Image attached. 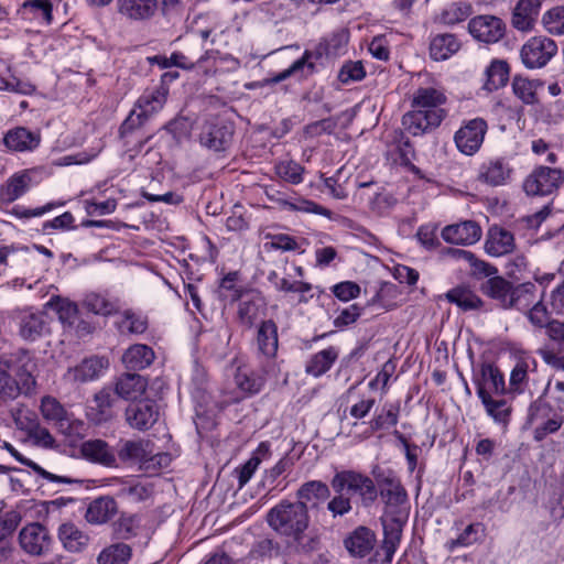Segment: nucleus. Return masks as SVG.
<instances>
[{
	"mask_svg": "<svg viewBox=\"0 0 564 564\" xmlns=\"http://www.w3.org/2000/svg\"><path fill=\"white\" fill-rule=\"evenodd\" d=\"M379 491L384 502V511L381 517L383 525L382 552H376L369 560L370 564H388L401 542L402 530L409 519L410 505L408 494L399 478L392 473L378 479Z\"/></svg>",
	"mask_w": 564,
	"mask_h": 564,
	"instance_id": "obj_1",
	"label": "nucleus"
},
{
	"mask_svg": "<svg viewBox=\"0 0 564 564\" xmlns=\"http://www.w3.org/2000/svg\"><path fill=\"white\" fill-rule=\"evenodd\" d=\"M447 98L437 87H419L411 99V110L402 117V126L406 132L417 137L436 129L446 118L444 108Z\"/></svg>",
	"mask_w": 564,
	"mask_h": 564,
	"instance_id": "obj_2",
	"label": "nucleus"
},
{
	"mask_svg": "<svg viewBox=\"0 0 564 564\" xmlns=\"http://www.w3.org/2000/svg\"><path fill=\"white\" fill-rule=\"evenodd\" d=\"M36 372V359L26 350L10 357L0 356V404L15 400L20 394H32Z\"/></svg>",
	"mask_w": 564,
	"mask_h": 564,
	"instance_id": "obj_3",
	"label": "nucleus"
},
{
	"mask_svg": "<svg viewBox=\"0 0 564 564\" xmlns=\"http://www.w3.org/2000/svg\"><path fill=\"white\" fill-rule=\"evenodd\" d=\"M116 453L120 462L138 465L139 469L148 473H158L172 460L170 454L155 452L154 443L147 438L120 440Z\"/></svg>",
	"mask_w": 564,
	"mask_h": 564,
	"instance_id": "obj_4",
	"label": "nucleus"
},
{
	"mask_svg": "<svg viewBox=\"0 0 564 564\" xmlns=\"http://www.w3.org/2000/svg\"><path fill=\"white\" fill-rule=\"evenodd\" d=\"M451 253L457 258L468 261L474 271L477 273L487 276L488 279L481 284V292L497 302L502 308L508 310V304L510 303V295L513 284L506 280L502 276H492L497 269L489 263L478 260L475 258L474 253L463 249H452Z\"/></svg>",
	"mask_w": 564,
	"mask_h": 564,
	"instance_id": "obj_5",
	"label": "nucleus"
},
{
	"mask_svg": "<svg viewBox=\"0 0 564 564\" xmlns=\"http://www.w3.org/2000/svg\"><path fill=\"white\" fill-rule=\"evenodd\" d=\"M268 523L276 532L299 540L308 527V514L303 505L282 501L269 511Z\"/></svg>",
	"mask_w": 564,
	"mask_h": 564,
	"instance_id": "obj_6",
	"label": "nucleus"
},
{
	"mask_svg": "<svg viewBox=\"0 0 564 564\" xmlns=\"http://www.w3.org/2000/svg\"><path fill=\"white\" fill-rule=\"evenodd\" d=\"M330 485L336 494L357 495L364 506L372 505L378 497L375 481L367 475L356 470L337 471Z\"/></svg>",
	"mask_w": 564,
	"mask_h": 564,
	"instance_id": "obj_7",
	"label": "nucleus"
},
{
	"mask_svg": "<svg viewBox=\"0 0 564 564\" xmlns=\"http://www.w3.org/2000/svg\"><path fill=\"white\" fill-rule=\"evenodd\" d=\"M563 182L564 172L561 169L539 165L524 178L522 187L529 196H546L557 191Z\"/></svg>",
	"mask_w": 564,
	"mask_h": 564,
	"instance_id": "obj_8",
	"label": "nucleus"
},
{
	"mask_svg": "<svg viewBox=\"0 0 564 564\" xmlns=\"http://www.w3.org/2000/svg\"><path fill=\"white\" fill-rule=\"evenodd\" d=\"M234 135V127L230 122L214 118L204 122L200 127L198 140L202 147L214 151H226Z\"/></svg>",
	"mask_w": 564,
	"mask_h": 564,
	"instance_id": "obj_9",
	"label": "nucleus"
},
{
	"mask_svg": "<svg viewBox=\"0 0 564 564\" xmlns=\"http://www.w3.org/2000/svg\"><path fill=\"white\" fill-rule=\"evenodd\" d=\"M166 96L167 89L163 86L144 91L137 102L139 111L133 110L129 118L122 123L121 129L127 131L142 124L150 116L163 108Z\"/></svg>",
	"mask_w": 564,
	"mask_h": 564,
	"instance_id": "obj_10",
	"label": "nucleus"
},
{
	"mask_svg": "<svg viewBox=\"0 0 564 564\" xmlns=\"http://www.w3.org/2000/svg\"><path fill=\"white\" fill-rule=\"evenodd\" d=\"M556 53L557 45L553 40L534 36L523 44L520 57L527 68L536 69L545 66Z\"/></svg>",
	"mask_w": 564,
	"mask_h": 564,
	"instance_id": "obj_11",
	"label": "nucleus"
},
{
	"mask_svg": "<svg viewBox=\"0 0 564 564\" xmlns=\"http://www.w3.org/2000/svg\"><path fill=\"white\" fill-rule=\"evenodd\" d=\"M488 124L482 118L470 119L455 132L454 141L459 152L474 155L481 148Z\"/></svg>",
	"mask_w": 564,
	"mask_h": 564,
	"instance_id": "obj_12",
	"label": "nucleus"
},
{
	"mask_svg": "<svg viewBox=\"0 0 564 564\" xmlns=\"http://www.w3.org/2000/svg\"><path fill=\"white\" fill-rule=\"evenodd\" d=\"M43 417L52 423L62 434L72 436L77 434L83 422L73 417L64 406L53 397H44L41 401Z\"/></svg>",
	"mask_w": 564,
	"mask_h": 564,
	"instance_id": "obj_13",
	"label": "nucleus"
},
{
	"mask_svg": "<svg viewBox=\"0 0 564 564\" xmlns=\"http://www.w3.org/2000/svg\"><path fill=\"white\" fill-rule=\"evenodd\" d=\"M19 544L26 554L43 556L51 551L53 539L46 527L32 522L21 529Z\"/></svg>",
	"mask_w": 564,
	"mask_h": 564,
	"instance_id": "obj_14",
	"label": "nucleus"
},
{
	"mask_svg": "<svg viewBox=\"0 0 564 564\" xmlns=\"http://www.w3.org/2000/svg\"><path fill=\"white\" fill-rule=\"evenodd\" d=\"M11 318L24 340L34 341L47 332L46 315L33 308H15L11 312Z\"/></svg>",
	"mask_w": 564,
	"mask_h": 564,
	"instance_id": "obj_15",
	"label": "nucleus"
},
{
	"mask_svg": "<svg viewBox=\"0 0 564 564\" xmlns=\"http://www.w3.org/2000/svg\"><path fill=\"white\" fill-rule=\"evenodd\" d=\"M474 381L479 399L505 395L507 392L503 375L491 364H482Z\"/></svg>",
	"mask_w": 564,
	"mask_h": 564,
	"instance_id": "obj_16",
	"label": "nucleus"
},
{
	"mask_svg": "<svg viewBox=\"0 0 564 564\" xmlns=\"http://www.w3.org/2000/svg\"><path fill=\"white\" fill-rule=\"evenodd\" d=\"M469 33L484 43H496L505 35V23L494 15H478L468 23Z\"/></svg>",
	"mask_w": 564,
	"mask_h": 564,
	"instance_id": "obj_17",
	"label": "nucleus"
},
{
	"mask_svg": "<svg viewBox=\"0 0 564 564\" xmlns=\"http://www.w3.org/2000/svg\"><path fill=\"white\" fill-rule=\"evenodd\" d=\"M160 415L159 406L150 400L131 403L126 410L127 423L135 430L145 431L153 426Z\"/></svg>",
	"mask_w": 564,
	"mask_h": 564,
	"instance_id": "obj_18",
	"label": "nucleus"
},
{
	"mask_svg": "<svg viewBox=\"0 0 564 564\" xmlns=\"http://www.w3.org/2000/svg\"><path fill=\"white\" fill-rule=\"evenodd\" d=\"M112 486H117L116 495L130 502H141L149 499L153 494V486L147 479L134 477L115 478Z\"/></svg>",
	"mask_w": 564,
	"mask_h": 564,
	"instance_id": "obj_19",
	"label": "nucleus"
},
{
	"mask_svg": "<svg viewBox=\"0 0 564 564\" xmlns=\"http://www.w3.org/2000/svg\"><path fill=\"white\" fill-rule=\"evenodd\" d=\"M32 186V172H17L0 186V208L9 207L22 197Z\"/></svg>",
	"mask_w": 564,
	"mask_h": 564,
	"instance_id": "obj_20",
	"label": "nucleus"
},
{
	"mask_svg": "<svg viewBox=\"0 0 564 564\" xmlns=\"http://www.w3.org/2000/svg\"><path fill=\"white\" fill-rule=\"evenodd\" d=\"M442 238L453 245H473L481 237V228L476 221L466 220L446 226L442 230Z\"/></svg>",
	"mask_w": 564,
	"mask_h": 564,
	"instance_id": "obj_21",
	"label": "nucleus"
},
{
	"mask_svg": "<svg viewBox=\"0 0 564 564\" xmlns=\"http://www.w3.org/2000/svg\"><path fill=\"white\" fill-rule=\"evenodd\" d=\"M328 486L321 480H311L303 484L297 490L299 501L308 510L318 509L329 497Z\"/></svg>",
	"mask_w": 564,
	"mask_h": 564,
	"instance_id": "obj_22",
	"label": "nucleus"
},
{
	"mask_svg": "<svg viewBox=\"0 0 564 564\" xmlns=\"http://www.w3.org/2000/svg\"><path fill=\"white\" fill-rule=\"evenodd\" d=\"M514 237L509 230L494 226L488 230L485 250L491 257H501L514 250Z\"/></svg>",
	"mask_w": 564,
	"mask_h": 564,
	"instance_id": "obj_23",
	"label": "nucleus"
},
{
	"mask_svg": "<svg viewBox=\"0 0 564 564\" xmlns=\"http://www.w3.org/2000/svg\"><path fill=\"white\" fill-rule=\"evenodd\" d=\"M3 142L11 151H33L40 145L41 135L39 132L30 131L24 127H17L4 134Z\"/></svg>",
	"mask_w": 564,
	"mask_h": 564,
	"instance_id": "obj_24",
	"label": "nucleus"
},
{
	"mask_svg": "<svg viewBox=\"0 0 564 564\" xmlns=\"http://www.w3.org/2000/svg\"><path fill=\"white\" fill-rule=\"evenodd\" d=\"M511 174L512 169L505 159H492L481 164L478 177L491 186H500L510 180Z\"/></svg>",
	"mask_w": 564,
	"mask_h": 564,
	"instance_id": "obj_25",
	"label": "nucleus"
},
{
	"mask_svg": "<svg viewBox=\"0 0 564 564\" xmlns=\"http://www.w3.org/2000/svg\"><path fill=\"white\" fill-rule=\"evenodd\" d=\"M80 452L83 456L106 467L117 466V454L110 448L107 442L102 440H90L83 443Z\"/></svg>",
	"mask_w": 564,
	"mask_h": 564,
	"instance_id": "obj_26",
	"label": "nucleus"
},
{
	"mask_svg": "<svg viewBox=\"0 0 564 564\" xmlns=\"http://www.w3.org/2000/svg\"><path fill=\"white\" fill-rule=\"evenodd\" d=\"M108 359L90 357L68 370L67 376L73 381L86 382L99 378L108 368Z\"/></svg>",
	"mask_w": 564,
	"mask_h": 564,
	"instance_id": "obj_27",
	"label": "nucleus"
},
{
	"mask_svg": "<svg viewBox=\"0 0 564 564\" xmlns=\"http://www.w3.org/2000/svg\"><path fill=\"white\" fill-rule=\"evenodd\" d=\"M376 541L373 531L366 527H358L345 540V546L351 555L364 557L372 551Z\"/></svg>",
	"mask_w": 564,
	"mask_h": 564,
	"instance_id": "obj_28",
	"label": "nucleus"
},
{
	"mask_svg": "<svg viewBox=\"0 0 564 564\" xmlns=\"http://www.w3.org/2000/svg\"><path fill=\"white\" fill-rule=\"evenodd\" d=\"M540 0H519L512 14V25L519 31H530L539 15Z\"/></svg>",
	"mask_w": 564,
	"mask_h": 564,
	"instance_id": "obj_29",
	"label": "nucleus"
},
{
	"mask_svg": "<svg viewBox=\"0 0 564 564\" xmlns=\"http://www.w3.org/2000/svg\"><path fill=\"white\" fill-rule=\"evenodd\" d=\"M57 533L63 547L72 553L82 552L89 543L88 534L72 522L62 523Z\"/></svg>",
	"mask_w": 564,
	"mask_h": 564,
	"instance_id": "obj_30",
	"label": "nucleus"
},
{
	"mask_svg": "<svg viewBox=\"0 0 564 564\" xmlns=\"http://www.w3.org/2000/svg\"><path fill=\"white\" fill-rule=\"evenodd\" d=\"M117 502L113 498L99 497L89 503L85 519L91 524H104L117 513Z\"/></svg>",
	"mask_w": 564,
	"mask_h": 564,
	"instance_id": "obj_31",
	"label": "nucleus"
},
{
	"mask_svg": "<svg viewBox=\"0 0 564 564\" xmlns=\"http://www.w3.org/2000/svg\"><path fill=\"white\" fill-rule=\"evenodd\" d=\"M338 356V348L329 346L311 356L305 365V372L314 378H318L333 367Z\"/></svg>",
	"mask_w": 564,
	"mask_h": 564,
	"instance_id": "obj_32",
	"label": "nucleus"
},
{
	"mask_svg": "<svg viewBox=\"0 0 564 564\" xmlns=\"http://www.w3.org/2000/svg\"><path fill=\"white\" fill-rule=\"evenodd\" d=\"M480 401L485 408L488 416H490L495 423L506 426L511 416L512 406L511 401L505 395H495L480 398Z\"/></svg>",
	"mask_w": 564,
	"mask_h": 564,
	"instance_id": "obj_33",
	"label": "nucleus"
},
{
	"mask_svg": "<svg viewBox=\"0 0 564 564\" xmlns=\"http://www.w3.org/2000/svg\"><path fill=\"white\" fill-rule=\"evenodd\" d=\"M278 343L275 323L271 319L262 322L257 335L259 352L268 359L274 358L278 351Z\"/></svg>",
	"mask_w": 564,
	"mask_h": 564,
	"instance_id": "obj_34",
	"label": "nucleus"
},
{
	"mask_svg": "<svg viewBox=\"0 0 564 564\" xmlns=\"http://www.w3.org/2000/svg\"><path fill=\"white\" fill-rule=\"evenodd\" d=\"M445 299L462 311L481 308L482 300L467 285H457L445 293Z\"/></svg>",
	"mask_w": 564,
	"mask_h": 564,
	"instance_id": "obj_35",
	"label": "nucleus"
},
{
	"mask_svg": "<svg viewBox=\"0 0 564 564\" xmlns=\"http://www.w3.org/2000/svg\"><path fill=\"white\" fill-rule=\"evenodd\" d=\"M154 357L151 347L144 344H134L124 351L122 362L128 369L142 370L153 362Z\"/></svg>",
	"mask_w": 564,
	"mask_h": 564,
	"instance_id": "obj_36",
	"label": "nucleus"
},
{
	"mask_svg": "<svg viewBox=\"0 0 564 564\" xmlns=\"http://www.w3.org/2000/svg\"><path fill=\"white\" fill-rule=\"evenodd\" d=\"M147 381L142 376L126 373L118 379L115 392L126 400H135L144 393Z\"/></svg>",
	"mask_w": 564,
	"mask_h": 564,
	"instance_id": "obj_37",
	"label": "nucleus"
},
{
	"mask_svg": "<svg viewBox=\"0 0 564 564\" xmlns=\"http://www.w3.org/2000/svg\"><path fill=\"white\" fill-rule=\"evenodd\" d=\"M121 14L132 20H145L151 18L156 9V0H118Z\"/></svg>",
	"mask_w": 564,
	"mask_h": 564,
	"instance_id": "obj_38",
	"label": "nucleus"
},
{
	"mask_svg": "<svg viewBox=\"0 0 564 564\" xmlns=\"http://www.w3.org/2000/svg\"><path fill=\"white\" fill-rule=\"evenodd\" d=\"M83 307L95 315L109 316L119 311L118 300H111L106 294L90 292L83 300Z\"/></svg>",
	"mask_w": 564,
	"mask_h": 564,
	"instance_id": "obj_39",
	"label": "nucleus"
},
{
	"mask_svg": "<svg viewBox=\"0 0 564 564\" xmlns=\"http://www.w3.org/2000/svg\"><path fill=\"white\" fill-rule=\"evenodd\" d=\"M52 11L53 6L48 0H25L19 13L24 20H37L51 24L53 20Z\"/></svg>",
	"mask_w": 564,
	"mask_h": 564,
	"instance_id": "obj_40",
	"label": "nucleus"
},
{
	"mask_svg": "<svg viewBox=\"0 0 564 564\" xmlns=\"http://www.w3.org/2000/svg\"><path fill=\"white\" fill-rule=\"evenodd\" d=\"M0 90L31 95L35 87L30 82L15 77L11 66L0 61Z\"/></svg>",
	"mask_w": 564,
	"mask_h": 564,
	"instance_id": "obj_41",
	"label": "nucleus"
},
{
	"mask_svg": "<svg viewBox=\"0 0 564 564\" xmlns=\"http://www.w3.org/2000/svg\"><path fill=\"white\" fill-rule=\"evenodd\" d=\"M460 43L453 34H438L430 44V56L434 61H445L458 52Z\"/></svg>",
	"mask_w": 564,
	"mask_h": 564,
	"instance_id": "obj_42",
	"label": "nucleus"
},
{
	"mask_svg": "<svg viewBox=\"0 0 564 564\" xmlns=\"http://www.w3.org/2000/svg\"><path fill=\"white\" fill-rule=\"evenodd\" d=\"M263 382V377L248 367H239L235 373V383L241 392L242 398L258 393Z\"/></svg>",
	"mask_w": 564,
	"mask_h": 564,
	"instance_id": "obj_43",
	"label": "nucleus"
},
{
	"mask_svg": "<svg viewBox=\"0 0 564 564\" xmlns=\"http://www.w3.org/2000/svg\"><path fill=\"white\" fill-rule=\"evenodd\" d=\"M541 86V82L522 76H514L511 84L514 96L524 105H534L539 101L538 89Z\"/></svg>",
	"mask_w": 564,
	"mask_h": 564,
	"instance_id": "obj_44",
	"label": "nucleus"
},
{
	"mask_svg": "<svg viewBox=\"0 0 564 564\" xmlns=\"http://www.w3.org/2000/svg\"><path fill=\"white\" fill-rule=\"evenodd\" d=\"M509 79V66L503 61H492L485 70L482 88L487 91H495L503 87Z\"/></svg>",
	"mask_w": 564,
	"mask_h": 564,
	"instance_id": "obj_45",
	"label": "nucleus"
},
{
	"mask_svg": "<svg viewBox=\"0 0 564 564\" xmlns=\"http://www.w3.org/2000/svg\"><path fill=\"white\" fill-rule=\"evenodd\" d=\"M535 291L536 286L531 282L513 285L508 310L516 308L525 312L535 302Z\"/></svg>",
	"mask_w": 564,
	"mask_h": 564,
	"instance_id": "obj_46",
	"label": "nucleus"
},
{
	"mask_svg": "<svg viewBox=\"0 0 564 564\" xmlns=\"http://www.w3.org/2000/svg\"><path fill=\"white\" fill-rule=\"evenodd\" d=\"M132 557L130 545L118 542L104 547L97 556V564H128Z\"/></svg>",
	"mask_w": 564,
	"mask_h": 564,
	"instance_id": "obj_47",
	"label": "nucleus"
},
{
	"mask_svg": "<svg viewBox=\"0 0 564 564\" xmlns=\"http://www.w3.org/2000/svg\"><path fill=\"white\" fill-rule=\"evenodd\" d=\"M121 333L141 335L148 329V317L140 311L131 308L121 313V319L117 323Z\"/></svg>",
	"mask_w": 564,
	"mask_h": 564,
	"instance_id": "obj_48",
	"label": "nucleus"
},
{
	"mask_svg": "<svg viewBox=\"0 0 564 564\" xmlns=\"http://www.w3.org/2000/svg\"><path fill=\"white\" fill-rule=\"evenodd\" d=\"M263 307V301L258 294L245 296L238 308V316L241 324L251 327L260 316Z\"/></svg>",
	"mask_w": 564,
	"mask_h": 564,
	"instance_id": "obj_49",
	"label": "nucleus"
},
{
	"mask_svg": "<svg viewBox=\"0 0 564 564\" xmlns=\"http://www.w3.org/2000/svg\"><path fill=\"white\" fill-rule=\"evenodd\" d=\"M2 448L6 449L8 453H10L18 462L32 468L33 471H35L39 476H41L43 479H45L50 482H56V484H70L72 482L70 478L50 473V471L45 470L44 468H42L39 464L34 463L33 460L25 458L9 442H3Z\"/></svg>",
	"mask_w": 564,
	"mask_h": 564,
	"instance_id": "obj_50",
	"label": "nucleus"
},
{
	"mask_svg": "<svg viewBox=\"0 0 564 564\" xmlns=\"http://www.w3.org/2000/svg\"><path fill=\"white\" fill-rule=\"evenodd\" d=\"M269 453V447L265 444H260L253 455L239 468L236 469L238 474L239 488H242L252 477L258 469L262 457Z\"/></svg>",
	"mask_w": 564,
	"mask_h": 564,
	"instance_id": "obj_51",
	"label": "nucleus"
},
{
	"mask_svg": "<svg viewBox=\"0 0 564 564\" xmlns=\"http://www.w3.org/2000/svg\"><path fill=\"white\" fill-rule=\"evenodd\" d=\"M313 53L305 51L301 58L293 62L290 67L278 73L272 79V83H280L293 75L300 74V77L304 75V69L307 68L308 73L314 70V63L312 62Z\"/></svg>",
	"mask_w": 564,
	"mask_h": 564,
	"instance_id": "obj_52",
	"label": "nucleus"
},
{
	"mask_svg": "<svg viewBox=\"0 0 564 564\" xmlns=\"http://www.w3.org/2000/svg\"><path fill=\"white\" fill-rule=\"evenodd\" d=\"M305 169L293 160L281 161L275 164L276 175L293 185L301 184L303 182V174Z\"/></svg>",
	"mask_w": 564,
	"mask_h": 564,
	"instance_id": "obj_53",
	"label": "nucleus"
},
{
	"mask_svg": "<svg viewBox=\"0 0 564 564\" xmlns=\"http://www.w3.org/2000/svg\"><path fill=\"white\" fill-rule=\"evenodd\" d=\"M275 289L281 292L297 293L299 303H307L313 297L311 293L312 284L303 281H291L288 278H282L275 282Z\"/></svg>",
	"mask_w": 564,
	"mask_h": 564,
	"instance_id": "obj_54",
	"label": "nucleus"
},
{
	"mask_svg": "<svg viewBox=\"0 0 564 564\" xmlns=\"http://www.w3.org/2000/svg\"><path fill=\"white\" fill-rule=\"evenodd\" d=\"M479 523H471L456 538L446 542L445 546L449 552H454L459 547H467L476 543L479 539Z\"/></svg>",
	"mask_w": 564,
	"mask_h": 564,
	"instance_id": "obj_55",
	"label": "nucleus"
},
{
	"mask_svg": "<svg viewBox=\"0 0 564 564\" xmlns=\"http://www.w3.org/2000/svg\"><path fill=\"white\" fill-rule=\"evenodd\" d=\"M471 6L467 2H454L447 6L442 13V21L446 24H456L465 21L471 14Z\"/></svg>",
	"mask_w": 564,
	"mask_h": 564,
	"instance_id": "obj_56",
	"label": "nucleus"
},
{
	"mask_svg": "<svg viewBox=\"0 0 564 564\" xmlns=\"http://www.w3.org/2000/svg\"><path fill=\"white\" fill-rule=\"evenodd\" d=\"M399 405L387 404L382 408L381 412L377 414L370 422L373 431L395 426L398 423Z\"/></svg>",
	"mask_w": 564,
	"mask_h": 564,
	"instance_id": "obj_57",
	"label": "nucleus"
},
{
	"mask_svg": "<svg viewBox=\"0 0 564 564\" xmlns=\"http://www.w3.org/2000/svg\"><path fill=\"white\" fill-rule=\"evenodd\" d=\"M552 312L549 311L547 306L542 302V300H539L534 302L527 311L525 315L530 323L536 327H547L551 323L550 316Z\"/></svg>",
	"mask_w": 564,
	"mask_h": 564,
	"instance_id": "obj_58",
	"label": "nucleus"
},
{
	"mask_svg": "<svg viewBox=\"0 0 564 564\" xmlns=\"http://www.w3.org/2000/svg\"><path fill=\"white\" fill-rule=\"evenodd\" d=\"M542 22L551 34H564V7H555L545 12Z\"/></svg>",
	"mask_w": 564,
	"mask_h": 564,
	"instance_id": "obj_59",
	"label": "nucleus"
},
{
	"mask_svg": "<svg viewBox=\"0 0 564 564\" xmlns=\"http://www.w3.org/2000/svg\"><path fill=\"white\" fill-rule=\"evenodd\" d=\"M55 207V204L48 203L44 206L36 207V208H26L21 205H15L11 209H8V207L1 208L6 214L11 215L19 219H30L33 217H42L46 213L51 212Z\"/></svg>",
	"mask_w": 564,
	"mask_h": 564,
	"instance_id": "obj_60",
	"label": "nucleus"
},
{
	"mask_svg": "<svg viewBox=\"0 0 564 564\" xmlns=\"http://www.w3.org/2000/svg\"><path fill=\"white\" fill-rule=\"evenodd\" d=\"M397 370V364L395 361L389 359L386 361L379 372L376 375V377L370 380L369 388L370 389H378L380 388L382 393H387L388 391V383L390 379L394 376Z\"/></svg>",
	"mask_w": 564,
	"mask_h": 564,
	"instance_id": "obj_61",
	"label": "nucleus"
},
{
	"mask_svg": "<svg viewBox=\"0 0 564 564\" xmlns=\"http://www.w3.org/2000/svg\"><path fill=\"white\" fill-rule=\"evenodd\" d=\"M365 76V67L360 61L345 63L338 73V79L343 84L361 80Z\"/></svg>",
	"mask_w": 564,
	"mask_h": 564,
	"instance_id": "obj_62",
	"label": "nucleus"
},
{
	"mask_svg": "<svg viewBox=\"0 0 564 564\" xmlns=\"http://www.w3.org/2000/svg\"><path fill=\"white\" fill-rule=\"evenodd\" d=\"M208 58L213 59L215 73H225L237 70L240 63L237 58L228 54H220L219 52H212Z\"/></svg>",
	"mask_w": 564,
	"mask_h": 564,
	"instance_id": "obj_63",
	"label": "nucleus"
},
{
	"mask_svg": "<svg viewBox=\"0 0 564 564\" xmlns=\"http://www.w3.org/2000/svg\"><path fill=\"white\" fill-rule=\"evenodd\" d=\"M21 522V516L17 511H10L0 517V542L9 538Z\"/></svg>",
	"mask_w": 564,
	"mask_h": 564,
	"instance_id": "obj_64",
	"label": "nucleus"
}]
</instances>
